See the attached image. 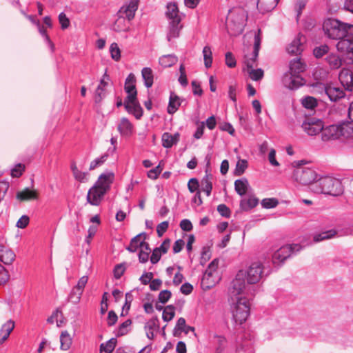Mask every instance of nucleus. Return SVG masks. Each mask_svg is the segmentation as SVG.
Here are the masks:
<instances>
[{"label": "nucleus", "instance_id": "28", "mask_svg": "<svg viewBox=\"0 0 353 353\" xmlns=\"http://www.w3.org/2000/svg\"><path fill=\"white\" fill-rule=\"evenodd\" d=\"M128 20L124 16L118 14V18L113 24V30L116 32H126L129 30Z\"/></svg>", "mask_w": 353, "mask_h": 353}, {"label": "nucleus", "instance_id": "7", "mask_svg": "<svg viewBox=\"0 0 353 353\" xmlns=\"http://www.w3.org/2000/svg\"><path fill=\"white\" fill-rule=\"evenodd\" d=\"M231 296V299H236L231 306V310L234 321L241 325L248 319L250 314V304L245 297Z\"/></svg>", "mask_w": 353, "mask_h": 353}, {"label": "nucleus", "instance_id": "30", "mask_svg": "<svg viewBox=\"0 0 353 353\" xmlns=\"http://www.w3.org/2000/svg\"><path fill=\"white\" fill-rule=\"evenodd\" d=\"M249 188V182L247 179L243 178L234 181V189L236 193L240 196L245 195Z\"/></svg>", "mask_w": 353, "mask_h": 353}, {"label": "nucleus", "instance_id": "45", "mask_svg": "<svg viewBox=\"0 0 353 353\" xmlns=\"http://www.w3.org/2000/svg\"><path fill=\"white\" fill-rule=\"evenodd\" d=\"M110 52L111 57L116 61H118L121 59V50L117 43H112L110 46Z\"/></svg>", "mask_w": 353, "mask_h": 353}, {"label": "nucleus", "instance_id": "51", "mask_svg": "<svg viewBox=\"0 0 353 353\" xmlns=\"http://www.w3.org/2000/svg\"><path fill=\"white\" fill-rule=\"evenodd\" d=\"M343 136H353V121L344 123L341 125Z\"/></svg>", "mask_w": 353, "mask_h": 353}, {"label": "nucleus", "instance_id": "35", "mask_svg": "<svg viewBox=\"0 0 353 353\" xmlns=\"http://www.w3.org/2000/svg\"><path fill=\"white\" fill-rule=\"evenodd\" d=\"M59 339L61 350H68L70 348L72 343V336L69 334V332H61Z\"/></svg>", "mask_w": 353, "mask_h": 353}, {"label": "nucleus", "instance_id": "1", "mask_svg": "<svg viewBox=\"0 0 353 353\" xmlns=\"http://www.w3.org/2000/svg\"><path fill=\"white\" fill-rule=\"evenodd\" d=\"M263 273V265L260 261L252 263L246 271L239 270L231 283L229 289L230 295L232 296H239L245 289V278L248 284H255L260 281Z\"/></svg>", "mask_w": 353, "mask_h": 353}, {"label": "nucleus", "instance_id": "49", "mask_svg": "<svg viewBox=\"0 0 353 353\" xmlns=\"http://www.w3.org/2000/svg\"><path fill=\"white\" fill-rule=\"evenodd\" d=\"M250 77L253 81H259L263 77L264 72L262 69H251L248 71Z\"/></svg>", "mask_w": 353, "mask_h": 353}, {"label": "nucleus", "instance_id": "24", "mask_svg": "<svg viewBox=\"0 0 353 353\" xmlns=\"http://www.w3.org/2000/svg\"><path fill=\"white\" fill-rule=\"evenodd\" d=\"M179 140V134H172L169 132H165L161 137L162 145L165 148H170L176 144Z\"/></svg>", "mask_w": 353, "mask_h": 353}, {"label": "nucleus", "instance_id": "63", "mask_svg": "<svg viewBox=\"0 0 353 353\" xmlns=\"http://www.w3.org/2000/svg\"><path fill=\"white\" fill-rule=\"evenodd\" d=\"M161 165H159L148 172V176L151 179H156L162 171Z\"/></svg>", "mask_w": 353, "mask_h": 353}, {"label": "nucleus", "instance_id": "59", "mask_svg": "<svg viewBox=\"0 0 353 353\" xmlns=\"http://www.w3.org/2000/svg\"><path fill=\"white\" fill-rule=\"evenodd\" d=\"M168 226L169 223L167 221H163L157 225V232L159 237L162 236L163 234L167 231Z\"/></svg>", "mask_w": 353, "mask_h": 353}, {"label": "nucleus", "instance_id": "23", "mask_svg": "<svg viewBox=\"0 0 353 353\" xmlns=\"http://www.w3.org/2000/svg\"><path fill=\"white\" fill-rule=\"evenodd\" d=\"M109 80V76L105 73L95 92V101L97 103L101 102L103 98L105 97V88L108 85V81Z\"/></svg>", "mask_w": 353, "mask_h": 353}, {"label": "nucleus", "instance_id": "52", "mask_svg": "<svg viewBox=\"0 0 353 353\" xmlns=\"http://www.w3.org/2000/svg\"><path fill=\"white\" fill-rule=\"evenodd\" d=\"M25 170V165L19 163L14 166V168L12 170L11 175L13 177H19L22 175L23 172Z\"/></svg>", "mask_w": 353, "mask_h": 353}, {"label": "nucleus", "instance_id": "20", "mask_svg": "<svg viewBox=\"0 0 353 353\" xmlns=\"http://www.w3.org/2000/svg\"><path fill=\"white\" fill-rule=\"evenodd\" d=\"M17 199L20 201H28L36 200L39 198V193L37 190H30L28 188L18 192L16 195Z\"/></svg>", "mask_w": 353, "mask_h": 353}, {"label": "nucleus", "instance_id": "2", "mask_svg": "<svg viewBox=\"0 0 353 353\" xmlns=\"http://www.w3.org/2000/svg\"><path fill=\"white\" fill-rule=\"evenodd\" d=\"M124 90L128 94L123 103L126 111L139 119L143 115V109L137 99L136 77L134 74L130 73L126 78Z\"/></svg>", "mask_w": 353, "mask_h": 353}, {"label": "nucleus", "instance_id": "4", "mask_svg": "<svg viewBox=\"0 0 353 353\" xmlns=\"http://www.w3.org/2000/svg\"><path fill=\"white\" fill-rule=\"evenodd\" d=\"M325 34L330 39H341L353 35V25L341 23L334 19H328L323 23Z\"/></svg>", "mask_w": 353, "mask_h": 353}, {"label": "nucleus", "instance_id": "40", "mask_svg": "<svg viewBox=\"0 0 353 353\" xmlns=\"http://www.w3.org/2000/svg\"><path fill=\"white\" fill-rule=\"evenodd\" d=\"M141 75L145 81V85L147 88L152 87L153 84V73L150 68H144L141 71Z\"/></svg>", "mask_w": 353, "mask_h": 353}, {"label": "nucleus", "instance_id": "60", "mask_svg": "<svg viewBox=\"0 0 353 353\" xmlns=\"http://www.w3.org/2000/svg\"><path fill=\"white\" fill-rule=\"evenodd\" d=\"M30 222V219L27 215H23L21 216L17 222V227L21 229H23L28 226Z\"/></svg>", "mask_w": 353, "mask_h": 353}, {"label": "nucleus", "instance_id": "58", "mask_svg": "<svg viewBox=\"0 0 353 353\" xmlns=\"http://www.w3.org/2000/svg\"><path fill=\"white\" fill-rule=\"evenodd\" d=\"M218 265H219V259H215L209 264V265L205 271L210 272L215 275H219V274L217 272Z\"/></svg>", "mask_w": 353, "mask_h": 353}, {"label": "nucleus", "instance_id": "16", "mask_svg": "<svg viewBox=\"0 0 353 353\" xmlns=\"http://www.w3.org/2000/svg\"><path fill=\"white\" fill-rule=\"evenodd\" d=\"M165 16L170 20V22L181 23L182 14L180 13L176 3H168L166 7Z\"/></svg>", "mask_w": 353, "mask_h": 353}, {"label": "nucleus", "instance_id": "42", "mask_svg": "<svg viewBox=\"0 0 353 353\" xmlns=\"http://www.w3.org/2000/svg\"><path fill=\"white\" fill-rule=\"evenodd\" d=\"M49 323H57V326L60 327L63 323V314L61 311L57 310L52 315L47 319Z\"/></svg>", "mask_w": 353, "mask_h": 353}, {"label": "nucleus", "instance_id": "33", "mask_svg": "<svg viewBox=\"0 0 353 353\" xmlns=\"http://www.w3.org/2000/svg\"><path fill=\"white\" fill-rule=\"evenodd\" d=\"M325 61L332 70L339 69L342 65L341 58L334 53H330L325 57Z\"/></svg>", "mask_w": 353, "mask_h": 353}, {"label": "nucleus", "instance_id": "29", "mask_svg": "<svg viewBox=\"0 0 353 353\" xmlns=\"http://www.w3.org/2000/svg\"><path fill=\"white\" fill-rule=\"evenodd\" d=\"M259 199L254 196H249L240 201V208L243 211H248L258 205Z\"/></svg>", "mask_w": 353, "mask_h": 353}, {"label": "nucleus", "instance_id": "41", "mask_svg": "<svg viewBox=\"0 0 353 353\" xmlns=\"http://www.w3.org/2000/svg\"><path fill=\"white\" fill-rule=\"evenodd\" d=\"M204 64L207 68L212 66V52L210 46H205L203 49Z\"/></svg>", "mask_w": 353, "mask_h": 353}, {"label": "nucleus", "instance_id": "46", "mask_svg": "<svg viewBox=\"0 0 353 353\" xmlns=\"http://www.w3.org/2000/svg\"><path fill=\"white\" fill-rule=\"evenodd\" d=\"M83 292L74 287L69 295V301L73 303H77L81 299Z\"/></svg>", "mask_w": 353, "mask_h": 353}, {"label": "nucleus", "instance_id": "8", "mask_svg": "<svg viewBox=\"0 0 353 353\" xmlns=\"http://www.w3.org/2000/svg\"><path fill=\"white\" fill-rule=\"evenodd\" d=\"M301 246L299 245H286L276 250L272 256L274 263H282L287 259L294 251H299Z\"/></svg>", "mask_w": 353, "mask_h": 353}, {"label": "nucleus", "instance_id": "11", "mask_svg": "<svg viewBox=\"0 0 353 353\" xmlns=\"http://www.w3.org/2000/svg\"><path fill=\"white\" fill-rule=\"evenodd\" d=\"M343 136L341 125H332L321 131V138L324 141L339 139Z\"/></svg>", "mask_w": 353, "mask_h": 353}, {"label": "nucleus", "instance_id": "62", "mask_svg": "<svg viewBox=\"0 0 353 353\" xmlns=\"http://www.w3.org/2000/svg\"><path fill=\"white\" fill-rule=\"evenodd\" d=\"M9 279V274L6 269L0 264V285L6 283Z\"/></svg>", "mask_w": 353, "mask_h": 353}, {"label": "nucleus", "instance_id": "43", "mask_svg": "<svg viewBox=\"0 0 353 353\" xmlns=\"http://www.w3.org/2000/svg\"><path fill=\"white\" fill-rule=\"evenodd\" d=\"M336 234V232L334 230H330L326 232H323L320 234H317L314 236V241L315 242H319L323 240L329 239Z\"/></svg>", "mask_w": 353, "mask_h": 353}, {"label": "nucleus", "instance_id": "15", "mask_svg": "<svg viewBox=\"0 0 353 353\" xmlns=\"http://www.w3.org/2000/svg\"><path fill=\"white\" fill-rule=\"evenodd\" d=\"M283 83L286 88L295 89L303 84V79L300 75H295V74L289 72L284 74Z\"/></svg>", "mask_w": 353, "mask_h": 353}, {"label": "nucleus", "instance_id": "61", "mask_svg": "<svg viewBox=\"0 0 353 353\" xmlns=\"http://www.w3.org/2000/svg\"><path fill=\"white\" fill-rule=\"evenodd\" d=\"M217 211L222 216L225 217H229L231 214L230 210L225 204L219 205L217 207Z\"/></svg>", "mask_w": 353, "mask_h": 353}, {"label": "nucleus", "instance_id": "10", "mask_svg": "<svg viewBox=\"0 0 353 353\" xmlns=\"http://www.w3.org/2000/svg\"><path fill=\"white\" fill-rule=\"evenodd\" d=\"M319 337L320 341H323L330 343H341L347 345L343 332H319Z\"/></svg>", "mask_w": 353, "mask_h": 353}, {"label": "nucleus", "instance_id": "36", "mask_svg": "<svg viewBox=\"0 0 353 353\" xmlns=\"http://www.w3.org/2000/svg\"><path fill=\"white\" fill-rule=\"evenodd\" d=\"M206 175L201 181V190L206 192L207 196H210L212 190V176L208 173V170L205 171Z\"/></svg>", "mask_w": 353, "mask_h": 353}, {"label": "nucleus", "instance_id": "64", "mask_svg": "<svg viewBox=\"0 0 353 353\" xmlns=\"http://www.w3.org/2000/svg\"><path fill=\"white\" fill-rule=\"evenodd\" d=\"M256 58L257 57L252 56V53L250 54V57H248V55L245 57L244 62L248 68V71L254 68V63L256 61Z\"/></svg>", "mask_w": 353, "mask_h": 353}, {"label": "nucleus", "instance_id": "39", "mask_svg": "<svg viewBox=\"0 0 353 353\" xmlns=\"http://www.w3.org/2000/svg\"><path fill=\"white\" fill-rule=\"evenodd\" d=\"M177 61V57L172 54L163 55L159 58V63L164 68L174 65Z\"/></svg>", "mask_w": 353, "mask_h": 353}, {"label": "nucleus", "instance_id": "57", "mask_svg": "<svg viewBox=\"0 0 353 353\" xmlns=\"http://www.w3.org/2000/svg\"><path fill=\"white\" fill-rule=\"evenodd\" d=\"M225 64L229 68H234L236 65V59L233 56L232 53L230 52H228L225 54Z\"/></svg>", "mask_w": 353, "mask_h": 353}, {"label": "nucleus", "instance_id": "5", "mask_svg": "<svg viewBox=\"0 0 353 353\" xmlns=\"http://www.w3.org/2000/svg\"><path fill=\"white\" fill-rule=\"evenodd\" d=\"M247 12L242 8H234L229 11L226 19V28L231 36H237L243 31L247 20Z\"/></svg>", "mask_w": 353, "mask_h": 353}, {"label": "nucleus", "instance_id": "14", "mask_svg": "<svg viewBox=\"0 0 353 353\" xmlns=\"http://www.w3.org/2000/svg\"><path fill=\"white\" fill-rule=\"evenodd\" d=\"M137 8L138 1L132 0L127 5H124L120 8L118 14L124 16L128 21H130L134 19Z\"/></svg>", "mask_w": 353, "mask_h": 353}, {"label": "nucleus", "instance_id": "6", "mask_svg": "<svg viewBox=\"0 0 353 353\" xmlns=\"http://www.w3.org/2000/svg\"><path fill=\"white\" fill-rule=\"evenodd\" d=\"M297 163L292 174V179L296 183L303 185H310L312 188L319 178V174L315 170L303 166V161H301Z\"/></svg>", "mask_w": 353, "mask_h": 353}, {"label": "nucleus", "instance_id": "56", "mask_svg": "<svg viewBox=\"0 0 353 353\" xmlns=\"http://www.w3.org/2000/svg\"><path fill=\"white\" fill-rule=\"evenodd\" d=\"M59 21L61 24L62 29H66L70 26V20L65 13L61 12L59 15Z\"/></svg>", "mask_w": 353, "mask_h": 353}, {"label": "nucleus", "instance_id": "26", "mask_svg": "<svg viewBox=\"0 0 353 353\" xmlns=\"http://www.w3.org/2000/svg\"><path fill=\"white\" fill-rule=\"evenodd\" d=\"M145 239L146 234L145 232L137 234L131 239L127 250L130 252H135L139 248H141L142 241H145Z\"/></svg>", "mask_w": 353, "mask_h": 353}, {"label": "nucleus", "instance_id": "27", "mask_svg": "<svg viewBox=\"0 0 353 353\" xmlns=\"http://www.w3.org/2000/svg\"><path fill=\"white\" fill-rule=\"evenodd\" d=\"M279 0H258L257 8L261 12H267L273 10Z\"/></svg>", "mask_w": 353, "mask_h": 353}, {"label": "nucleus", "instance_id": "3", "mask_svg": "<svg viewBox=\"0 0 353 353\" xmlns=\"http://www.w3.org/2000/svg\"><path fill=\"white\" fill-rule=\"evenodd\" d=\"M311 190L316 194L338 196L343 193L344 189L339 179L331 176H324L318 178L312 184Z\"/></svg>", "mask_w": 353, "mask_h": 353}, {"label": "nucleus", "instance_id": "9", "mask_svg": "<svg viewBox=\"0 0 353 353\" xmlns=\"http://www.w3.org/2000/svg\"><path fill=\"white\" fill-rule=\"evenodd\" d=\"M302 128L308 135L314 136L323 130V123L320 119L308 118L303 123Z\"/></svg>", "mask_w": 353, "mask_h": 353}, {"label": "nucleus", "instance_id": "12", "mask_svg": "<svg viewBox=\"0 0 353 353\" xmlns=\"http://www.w3.org/2000/svg\"><path fill=\"white\" fill-rule=\"evenodd\" d=\"M105 194L102 190L93 185L88 192L87 201L92 205L98 206L103 201Z\"/></svg>", "mask_w": 353, "mask_h": 353}, {"label": "nucleus", "instance_id": "18", "mask_svg": "<svg viewBox=\"0 0 353 353\" xmlns=\"http://www.w3.org/2000/svg\"><path fill=\"white\" fill-rule=\"evenodd\" d=\"M220 280L219 275L205 272L201 279V285L203 290H208L214 287Z\"/></svg>", "mask_w": 353, "mask_h": 353}, {"label": "nucleus", "instance_id": "22", "mask_svg": "<svg viewBox=\"0 0 353 353\" xmlns=\"http://www.w3.org/2000/svg\"><path fill=\"white\" fill-rule=\"evenodd\" d=\"M14 252L6 248L4 245H0V260L5 265H10L15 259Z\"/></svg>", "mask_w": 353, "mask_h": 353}, {"label": "nucleus", "instance_id": "19", "mask_svg": "<svg viewBox=\"0 0 353 353\" xmlns=\"http://www.w3.org/2000/svg\"><path fill=\"white\" fill-rule=\"evenodd\" d=\"M339 79L345 90H352L353 78L352 72L349 70L343 69L339 73Z\"/></svg>", "mask_w": 353, "mask_h": 353}, {"label": "nucleus", "instance_id": "44", "mask_svg": "<svg viewBox=\"0 0 353 353\" xmlns=\"http://www.w3.org/2000/svg\"><path fill=\"white\" fill-rule=\"evenodd\" d=\"M248 168V161L244 159H240L237 161L236 168L234 171V174L235 176H241L245 171Z\"/></svg>", "mask_w": 353, "mask_h": 353}, {"label": "nucleus", "instance_id": "48", "mask_svg": "<svg viewBox=\"0 0 353 353\" xmlns=\"http://www.w3.org/2000/svg\"><path fill=\"white\" fill-rule=\"evenodd\" d=\"M279 201L275 198H266L263 199L261 201L263 208L270 209L274 208L277 206Z\"/></svg>", "mask_w": 353, "mask_h": 353}, {"label": "nucleus", "instance_id": "55", "mask_svg": "<svg viewBox=\"0 0 353 353\" xmlns=\"http://www.w3.org/2000/svg\"><path fill=\"white\" fill-rule=\"evenodd\" d=\"M179 72H180V77L179 78V81L182 85L185 86L188 84V79H187V76H186V73H185V66L183 64H181L180 65Z\"/></svg>", "mask_w": 353, "mask_h": 353}, {"label": "nucleus", "instance_id": "53", "mask_svg": "<svg viewBox=\"0 0 353 353\" xmlns=\"http://www.w3.org/2000/svg\"><path fill=\"white\" fill-rule=\"evenodd\" d=\"M172 295V293L170 290H165L161 291L158 296V299L160 303H165L168 301V300L170 299Z\"/></svg>", "mask_w": 353, "mask_h": 353}, {"label": "nucleus", "instance_id": "13", "mask_svg": "<svg viewBox=\"0 0 353 353\" xmlns=\"http://www.w3.org/2000/svg\"><path fill=\"white\" fill-rule=\"evenodd\" d=\"M305 42V37L301 34H299L297 37L288 46V52L292 55H299L303 50V43Z\"/></svg>", "mask_w": 353, "mask_h": 353}, {"label": "nucleus", "instance_id": "38", "mask_svg": "<svg viewBox=\"0 0 353 353\" xmlns=\"http://www.w3.org/2000/svg\"><path fill=\"white\" fill-rule=\"evenodd\" d=\"M181 105L179 98L178 96L172 94L170 97L168 106V112L170 114H174Z\"/></svg>", "mask_w": 353, "mask_h": 353}, {"label": "nucleus", "instance_id": "31", "mask_svg": "<svg viewBox=\"0 0 353 353\" xmlns=\"http://www.w3.org/2000/svg\"><path fill=\"white\" fill-rule=\"evenodd\" d=\"M305 69V65L300 58L294 59L290 63V72L295 75H299Z\"/></svg>", "mask_w": 353, "mask_h": 353}, {"label": "nucleus", "instance_id": "37", "mask_svg": "<svg viewBox=\"0 0 353 353\" xmlns=\"http://www.w3.org/2000/svg\"><path fill=\"white\" fill-rule=\"evenodd\" d=\"M182 28V26L180 23L170 22V29L168 33V39L170 41L172 39L176 38L180 34V31Z\"/></svg>", "mask_w": 353, "mask_h": 353}, {"label": "nucleus", "instance_id": "47", "mask_svg": "<svg viewBox=\"0 0 353 353\" xmlns=\"http://www.w3.org/2000/svg\"><path fill=\"white\" fill-rule=\"evenodd\" d=\"M175 309L174 307L172 305H168L165 307L163 312V319L165 321H170L173 319L174 316V312Z\"/></svg>", "mask_w": 353, "mask_h": 353}, {"label": "nucleus", "instance_id": "21", "mask_svg": "<svg viewBox=\"0 0 353 353\" xmlns=\"http://www.w3.org/2000/svg\"><path fill=\"white\" fill-rule=\"evenodd\" d=\"M127 333L128 332H117L116 337H112L106 342L101 343L99 346L100 351L105 353H112L117 345V337L122 336Z\"/></svg>", "mask_w": 353, "mask_h": 353}, {"label": "nucleus", "instance_id": "34", "mask_svg": "<svg viewBox=\"0 0 353 353\" xmlns=\"http://www.w3.org/2000/svg\"><path fill=\"white\" fill-rule=\"evenodd\" d=\"M133 125L126 118H122L118 125V130L125 136H130L132 133Z\"/></svg>", "mask_w": 353, "mask_h": 353}, {"label": "nucleus", "instance_id": "17", "mask_svg": "<svg viewBox=\"0 0 353 353\" xmlns=\"http://www.w3.org/2000/svg\"><path fill=\"white\" fill-rule=\"evenodd\" d=\"M114 179V175L112 172L102 174L99 176L94 185L100 188L106 193L110 190V185L112 183Z\"/></svg>", "mask_w": 353, "mask_h": 353}, {"label": "nucleus", "instance_id": "50", "mask_svg": "<svg viewBox=\"0 0 353 353\" xmlns=\"http://www.w3.org/2000/svg\"><path fill=\"white\" fill-rule=\"evenodd\" d=\"M303 105L307 109H313L317 105V101L314 97H307L303 100Z\"/></svg>", "mask_w": 353, "mask_h": 353}, {"label": "nucleus", "instance_id": "32", "mask_svg": "<svg viewBox=\"0 0 353 353\" xmlns=\"http://www.w3.org/2000/svg\"><path fill=\"white\" fill-rule=\"evenodd\" d=\"M336 44V48L343 53H349L353 52V43L350 38L341 39Z\"/></svg>", "mask_w": 353, "mask_h": 353}, {"label": "nucleus", "instance_id": "25", "mask_svg": "<svg viewBox=\"0 0 353 353\" xmlns=\"http://www.w3.org/2000/svg\"><path fill=\"white\" fill-rule=\"evenodd\" d=\"M325 92L332 101H336L345 95L341 89L331 85L325 87Z\"/></svg>", "mask_w": 353, "mask_h": 353}, {"label": "nucleus", "instance_id": "54", "mask_svg": "<svg viewBox=\"0 0 353 353\" xmlns=\"http://www.w3.org/2000/svg\"><path fill=\"white\" fill-rule=\"evenodd\" d=\"M328 47L326 45L321 46L319 47H316L314 49V55L316 58H320L323 57L324 54L327 53Z\"/></svg>", "mask_w": 353, "mask_h": 353}]
</instances>
